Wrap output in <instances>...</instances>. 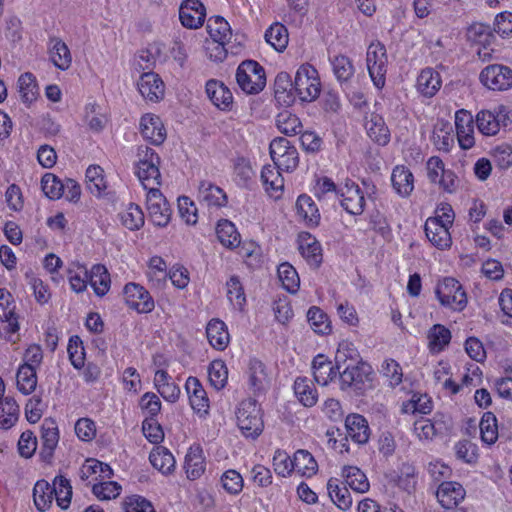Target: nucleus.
<instances>
[{
	"label": "nucleus",
	"mask_w": 512,
	"mask_h": 512,
	"mask_svg": "<svg viewBox=\"0 0 512 512\" xmlns=\"http://www.w3.org/2000/svg\"><path fill=\"white\" fill-rule=\"evenodd\" d=\"M371 367L367 364H348L342 372L339 371V380L342 390L353 389L362 391L366 383L371 382Z\"/></svg>",
	"instance_id": "10"
},
{
	"label": "nucleus",
	"mask_w": 512,
	"mask_h": 512,
	"mask_svg": "<svg viewBox=\"0 0 512 512\" xmlns=\"http://www.w3.org/2000/svg\"><path fill=\"white\" fill-rule=\"evenodd\" d=\"M88 281L98 296H104L110 289V274L102 264H95L88 272Z\"/></svg>",
	"instance_id": "33"
},
{
	"label": "nucleus",
	"mask_w": 512,
	"mask_h": 512,
	"mask_svg": "<svg viewBox=\"0 0 512 512\" xmlns=\"http://www.w3.org/2000/svg\"><path fill=\"white\" fill-rule=\"evenodd\" d=\"M490 154L499 169L506 170L512 166V146L501 144L492 149Z\"/></svg>",
	"instance_id": "64"
},
{
	"label": "nucleus",
	"mask_w": 512,
	"mask_h": 512,
	"mask_svg": "<svg viewBox=\"0 0 512 512\" xmlns=\"http://www.w3.org/2000/svg\"><path fill=\"white\" fill-rule=\"evenodd\" d=\"M341 206L351 215H361L365 209L364 193L354 181L346 179L339 187Z\"/></svg>",
	"instance_id": "11"
},
{
	"label": "nucleus",
	"mask_w": 512,
	"mask_h": 512,
	"mask_svg": "<svg viewBox=\"0 0 512 512\" xmlns=\"http://www.w3.org/2000/svg\"><path fill=\"white\" fill-rule=\"evenodd\" d=\"M450 225L440 223L437 218H428L425 222V234L428 240L437 248L445 249L451 245Z\"/></svg>",
	"instance_id": "19"
},
{
	"label": "nucleus",
	"mask_w": 512,
	"mask_h": 512,
	"mask_svg": "<svg viewBox=\"0 0 512 512\" xmlns=\"http://www.w3.org/2000/svg\"><path fill=\"white\" fill-rule=\"evenodd\" d=\"M481 439L488 445L494 444L498 439V425L496 416L492 412H485L480 424Z\"/></svg>",
	"instance_id": "53"
},
{
	"label": "nucleus",
	"mask_w": 512,
	"mask_h": 512,
	"mask_svg": "<svg viewBox=\"0 0 512 512\" xmlns=\"http://www.w3.org/2000/svg\"><path fill=\"white\" fill-rule=\"evenodd\" d=\"M297 214L311 226H317L320 221V213L312 198L308 195H300L296 201Z\"/></svg>",
	"instance_id": "37"
},
{
	"label": "nucleus",
	"mask_w": 512,
	"mask_h": 512,
	"mask_svg": "<svg viewBox=\"0 0 512 512\" xmlns=\"http://www.w3.org/2000/svg\"><path fill=\"white\" fill-rule=\"evenodd\" d=\"M437 499L445 509H453L463 501L465 489L457 482H443L438 487Z\"/></svg>",
	"instance_id": "21"
},
{
	"label": "nucleus",
	"mask_w": 512,
	"mask_h": 512,
	"mask_svg": "<svg viewBox=\"0 0 512 512\" xmlns=\"http://www.w3.org/2000/svg\"><path fill=\"white\" fill-rule=\"evenodd\" d=\"M502 111L494 113L490 110H481L477 113L475 123L480 133L485 136H494L500 130V122L505 115Z\"/></svg>",
	"instance_id": "30"
},
{
	"label": "nucleus",
	"mask_w": 512,
	"mask_h": 512,
	"mask_svg": "<svg viewBox=\"0 0 512 512\" xmlns=\"http://www.w3.org/2000/svg\"><path fill=\"white\" fill-rule=\"evenodd\" d=\"M138 90L146 100L158 102L164 97L165 85L158 74L146 72L140 76Z\"/></svg>",
	"instance_id": "15"
},
{
	"label": "nucleus",
	"mask_w": 512,
	"mask_h": 512,
	"mask_svg": "<svg viewBox=\"0 0 512 512\" xmlns=\"http://www.w3.org/2000/svg\"><path fill=\"white\" fill-rule=\"evenodd\" d=\"M185 388L189 396L192 409L198 414H207L209 410V399L207 393L196 377H188Z\"/></svg>",
	"instance_id": "20"
},
{
	"label": "nucleus",
	"mask_w": 512,
	"mask_h": 512,
	"mask_svg": "<svg viewBox=\"0 0 512 512\" xmlns=\"http://www.w3.org/2000/svg\"><path fill=\"white\" fill-rule=\"evenodd\" d=\"M435 294L440 304L453 311H462L467 305V295L458 280L445 277L436 286Z\"/></svg>",
	"instance_id": "5"
},
{
	"label": "nucleus",
	"mask_w": 512,
	"mask_h": 512,
	"mask_svg": "<svg viewBox=\"0 0 512 512\" xmlns=\"http://www.w3.org/2000/svg\"><path fill=\"white\" fill-rule=\"evenodd\" d=\"M119 217L122 225L131 231L139 230L145 222L142 209L134 203H130L124 211L119 213Z\"/></svg>",
	"instance_id": "46"
},
{
	"label": "nucleus",
	"mask_w": 512,
	"mask_h": 512,
	"mask_svg": "<svg viewBox=\"0 0 512 512\" xmlns=\"http://www.w3.org/2000/svg\"><path fill=\"white\" fill-rule=\"evenodd\" d=\"M52 485L56 490V493H54V498L57 502V505L61 509H67L70 505L72 497V487L69 481L63 476H58L54 479Z\"/></svg>",
	"instance_id": "57"
},
{
	"label": "nucleus",
	"mask_w": 512,
	"mask_h": 512,
	"mask_svg": "<svg viewBox=\"0 0 512 512\" xmlns=\"http://www.w3.org/2000/svg\"><path fill=\"white\" fill-rule=\"evenodd\" d=\"M391 183L395 192L402 198L410 196L414 190V176L410 169L403 165L394 167Z\"/></svg>",
	"instance_id": "27"
},
{
	"label": "nucleus",
	"mask_w": 512,
	"mask_h": 512,
	"mask_svg": "<svg viewBox=\"0 0 512 512\" xmlns=\"http://www.w3.org/2000/svg\"><path fill=\"white\" fill-rule=\"evenodd\" d=\"M307 319L315 333L325 335L332 330L327 314L319 307L312 306L307 312Z\"/></svg>",
	"instance_id": "51"
},
{
	"label": "nucleus",
	"mask_w": 512,
	"mask_h": 512,
	"mask_svg": "<svg viewBox=\"0 0 512 512\" xmlns=\"http://www.w3.org/2000/svg\"><path fill=\"white\" fill-rule=\"evenodd\" d=\"M278 277L282 286L289 293H296L300 287V278L296 269L289 263L285 262L278 267Z\"/></svg>",
	"instance_id": "50"
},
{
	"label": "nucleus",
	"mask_w": 512,
	"mask_h": 512,
	"mask_svg": "<svg viewBox=\"0 0 512 512\" xmlns=\"http://www.w3.org/2000/svg\"><path fill=\"white\" fill-rule=\"evenodd\" d=\"M54 493H56L55 487L47 481L39 480L36 482L33 489V499L39 512H45L51 507L55 499Z\"/></svg>",
	"instance_id": "32"
},
{
	"label": "nucleus",
	"mask_w": 512,
	"mask_h": 512,
	"mask_svg": "<svg viewBox=\"0 0 512 512\" xmlns=\"http://www.w3.org/2000/svg\"><path fill=\"white\" fill-rule=\"evenodd\" d=\"M450 340V330L441 324L434 325L428 332V346L432 352H440Z\"/></svg>",
	"instance_id": "48"
},
{
	"label": "nucleus",
	"mask_w": 512,
	"mask_h": 512,
	"mask_svg": "<svg viewBox=\"0 0 512 512\" xmlns=\"http://www.w3.org/2000/svg\"><path fill=\"white\" fill-rule=\"evenodd\" d=\"M198 199L208 207H224L228 202L226 193L210 181H201L198 187Z\"/></svg>",
	"instance_id": "24"
},
{
	"label": "nucleus",
	"mask_w": 512,
	"mask_h": 512,
	"mask_svg": "<svg viewBox=\"0 0 512 512\" xmlns=\"http://www.w3.org/2000/svg\"><path fill=\"white\" fill-rule=\"evenodd\" d=\"M345 484L358 493H365L370 488L365 473L356 466H345L342 470Z\"/></svg>",
	"instance_id": "36"
},
{
	"label": "nucleus",
	"mask_w": 512,
	"mask_h": 512,
	"mask_svg": "<svg viewBox=\"0 0 512 512\" xmlns=\"http://www.w3.org/2000/svg\"><path fill=\"white\" fill-rule=\"evenodd\" d=\"M149 460L152 466L163 474H169L175 468V459L172 453L163 446L154 448L149 455Z\"/></svg>",
	"instance_id": "39"
},
{
	"label": "nucleus",
	"mask_w": 512,
	"mask_h": 512,
	"mask_svg": "<svg viewBox=\"0 0 512 512\" xmlns=\"http://www.w3.org/2000/svg\"><path fill=\"white\" fill-rule=\"evenodd\" d=\"M137 157L136 175L144 189L159 187L161 185L159 155L148 146H139Z\"/></svg>",
	"instance_id": "2"
},
{
	"label": "nucleus",
	"mask_w": 512,
	"mask_h": 512,
	"mask_svg": "<svg viewBox=\"0 0 512 512\" xmlns=\"http://www.w3.org/2000/svg\"><path fill=\"white\" fill-rule=\"evenodd\" d=\"M347 436L357 444H365L370 437L367 420L360 414H349L345 419Z\"/></svg>",
	"instance_id": "25"
},
{
	"label": "nucleus",
	"mask_w": 512,
	"mask_h": 512,
	"mask_svg": "<svg viewBox=\"0 0 512 512\" xmlns=\"http://www.w3.org/2000/svg\"><path fill=\"white\" fill-rule=\"evenodd\" d=\"M19 93L21 100L30 104L36 100L38 87L35 77L31 73H24L18 79Z\"/></svg>",
	"instance_id": "55"
},
{
	"label": "nucleus",
	"mask_w": 512,
	"mask_h": 512,
	"mask_svg": "<svg viewBox=\"0 0 512 512\" xmlns=\"http://www.w3.org/2000/svg\"><path fill=\"white\" fill-rule=\"evenodd\" d=\"M441 87V77L438 72L431 68L421 71L417 78L418 91L426 97H432Z\"/></svg>",
	"instance_id": "34"
},
{
	"label": "nucleus",
	"mask_w": 512,
	"mask_h": 512,
	"mask_svg": "<svg viewBox=\"0 0 512 512\" xmlns=\"http://www.w3.org/2000/svg\"><path fill=\"white\" fill-rule=\"evenodd\" d=\"M206 10L200 0H184L179 8V19L184 27L197 29L205 21Z\"/></svg>",
	"instance_id": "14"
},
{
	"label": "nucleus",
	"mask_w": 512,
	"mask_h": 512,
	"mask_svg": "<svg viewBox=\"0 0 512 512\" xmlns=\"http://www.w3.org/2000/svg\"><path fill=\"white\" fill-rule=\"evenodd\" d=\"M294 470L302 476L311 477L316 474L318 464L307 450H298L293 457Z\"/></svg>",
	"instance_id": "44"
},
{
	"label": "nucleus",
	"mask_w": 512,
	"mask_h": 512,
	"mask_svg": "<svg viewBox=\"0 0 512 512\" xmlns=\"http://www.w3.org/2000/svg\"><path fill=\"white\" fill-rule=\"evenodd\" d=\"M0 320L5 322L3 326L5 333L13 334L19 330L13 297L11 293L4 288L0 289Z\"/></svg>",
	"instance_id": "18"
},
{
	"label": "nucleus",
	"mask_w": 512,
	"mask_h": 512,
	"mask_svg": "<svg viewBox=\"0 0 512 512\" xmlns=\"http://www.w3.org/2000/svg\"><path fill=\"white\" fill-rule=\"evenodd\" d=\"M41 441L40 456L43 461L49 463L59 442V430L55 420L52 418L44 419L41 425Z\"/></svg>",
	"instance_id": "16"
},
{
	"label": "nucleus",
	"mask_w": 512,
	"mask_h": 512,
	"mask_svg": "<svg viewBox=\"0 0 512 512\" xmlns=\"http://www.w3.org/2000/svg\"><path fill=\"white\" fill-rule=\"evenodd\" d=\"M274 163L265 165L261 171V181L265 191L274 198H279L284 188V178Z\"/></svg>",
	"instance_id": "26"
},
{
	"label": "nucleus",
	"mask_w": 512,
	"mask_h": 512,
	"mask_svg": "<svg viewBox=\"0 0 512 512\" xmlns=\"http://www.w3.org/2000/svg\"><path fill=\"white\" fill-rule=\"evenodd\" d=\"M19 418V405L12 397H5L0 401V427L8 430L13 427Z\"/></svg>",
	"instance_id": "41"
},
{
	"label": "nucleus",
	"mask_w": 512,
	"mask_h": 512,
	"mask_svg": "<svg viewBox=\"0 0 512 512\" xmlns=\"http://www.w3.org/2000/svg\"><path fill=\"white\" fill-rule=\"evenodd\" d=\"M207 31L211 40L228 41L231 38L229 23L221 16H213L208 19Z\"/></svg>",
	"instance_id": "52"
},
{
	"label": "nucleus",
	"mask_w": 512,
	"mask_h": 512,
	"mask_svg": "<svg viewBox=\"0 0 512 512\" xmlns=\"http://www.w3.org/2000/svg\"><path fill=\"white\" fill-rule=\"evenodd\" d=\"M63 184L51 173H46L41 180L42 191L51 200H56L63 196Z\"/></svg>",
	"instance_id": "61"
},
{
	"label": "nucleus",
	"mask_w": 512,
	"mask_h": 512,
	"mask_svg": "<svg viewBox=\"0 0 512 512\" xmlns=\"http://www.w3.org/2000/svg\"><path fill=\"white\" fill-rule=\"evenodd\" d=\"M367 134L379 145H386L390 141V131L382 116L372 113L365 124Z\"/></svg>",
	"instance_id": "31"
},
{
	"label": "nucleus",
	"mask_w": 512,
	"mask_h": 512,
	"mask_svg": "<svg viewBox=\"0 0 512 512\" xmlns=\"http://www.w3.org/2000/svg\"><path fill=\"white\" fill-rule=\"evenodd\" d=\"M104 170L98 165H90L86 170V184L88 190L99 197L106 189V182L103 175Z\"/></svg>",
	"instance_id": "54"
},
{
	"label": "nucleus",
	"mask_w": 512,
	"mask_h": 512,
	"mask_svg": "<svg viewBox=\"0 0 512 512\" xmlns=\"http://www.w3.org/2000/svg\"><path fill=\"white\" fill-rule=\"evenodd\" d=\"M216 234L221 244L227 248H235L240 244V234L229 220L223 219L218 222Z\"/></svg>",
	"instance_id": "40"
},
{
	"label": "nucleus",
	"mask_w": 512,
	"mask_h": 512,
	"mask_svg": "<svg viewBox=\"0 0 512 512\" xmlns=\"http://www.w3.org/2000/svg\"><path fill=\"white\" fill-rule=\"evenodd\" d=\"M432 410V401L427 395L414 394L412 398L404 402L402 405V411L404 413H420L428 414Z\"/></svg>",
	"instance_id": "59"
},
{
	"label": "nucleus",
	"mask_w": 512,
	"mask_h": 512,
	"mask_svg": "<svg viewBox=\"0 0 512 512\" xmlns=\"http://www.w3.org/2000/svg\"><path fill=\"white\" fill-rule=\"evenodd\" d=\"M127 306L138 313H149L154 309V300L150 293L137 283H128L123 289Z\"/></svg>",
	"instance_id": "12"
},
{
	"label": "nucleus",
	"mask_w": 512,
	"mask_h": 512,
	"mask_svg": "<svg viewBox=\"0 0 512 512\" xmlns=\"http://www.w3.org/2000/svg\"><path fill=\"white\" fill-rule=\"evenodd\" d=\"M276 125L279 131L285 135L293 136L302 132L300 119L290 111H282L277 115Z\"/></svg>",
	"instance_id": "47"
},
{
	"label": "nucleus",
	"mask_w": 512,
	"mask_h": 512,
	"mask_svg": "<svg viewBox=\"0 0 512 512\" xmlns=\"http://www.w3.org/2000/svg\"><path fill=\"white\" fill-rule=\"evenodd\" d=\"M265 40L276 51L282 52L286 49L289 42L288 30L284 25L274 23L266 30Z\"/></svg>",
	"instance_id": "43"
},
{
	"label": "nucleus",
	"mask_w": 512,
	"mask_h": 512,
	"mask_svg": "<svg viewBox=\"0 0 512 512\" xmlns=\"http://www.w3.org/2000/svg\"><path fill=\"white\" fill-rule=\"evenodd\" d=\"M92 492L100 500H110L120 495L121 486L117 482L103 481L94 483Z\"/></svg>",
	"instance_id": "63"
},
{
	"label": "nucleus",
	"mask_w": 512,
	"mask_h": 512,
	"mask_svg": "<svg viewBox=\"0 0 512 512\" xmlns=\"http://www.w3.org/2000/svg\"><path fill=\"white\" fill-rule=\"evenodd\" d=\"M206 463L199 445L191 446L185 457V469L190 480H196L205 472Z\"/></svg>",
	"instance_id": "29"
},
{
	"label": "nucleus",
	"mask_w": 512,
	"mask_h": 512,
	"mask_svg": "<svg viewBox=\"0 0 512 512\" xmlns=\"http://www.w3.org/2000/svg\"><path fill=\"white\" fill-rule=\"evenodd\" d=\"M18 390L24 395H29L36 389L37 375L36 369L28 365H21L16 375Z\"/></svg>",
	"instance_id": "45"
},
{
	"label": "nucleus",
	"mask_w": 512,
	"mask_h": 512,
	"mask_svg": "<svg viewBox=\"0 0 512 512\" xmlns=\"http://www.w3.org/2000/svg\"><path fill=\"white\" fill-rule=\"evenodd\" d=\"M206 94L211 102L221 110H230L233 104L232 92L224 83L210 79L206 83Z\"/></svg>",
	"instance_id": "22"
},
{
	"label": "nucleus",
	"mask_w": 512,
	"mask_h": 512,
	"mask_svg": "<svg viewBox=\"0 0 512 512\" xmlns=\"http://www.w3.org/2000/svg\"><path fill=\"white\" fill-rule=\"evenodd\" d=\"M329 497L341 510H348L352 505V498L346 486H340L338 479L331 478L327 483Z\"/></svg>",
	"instance_id": "42"
},
{
	"label": "nucleus",
	"mask_w": 512,
	"mask_h": 512,
	"mask_svg": "<svg viewBox=\"0 0 512 512\" xmlns=\"http://www.w3.org/2000/svg\"><path fill=\"white\" fill-rule=\"evenodd\" d=\"M333 73L339 82L349 81L355 72L352 60L343 54L334 56L331 60Z\"/></svg>",
	"instance_id": "49"
},
{
	"label": "nucleus",
	"mask_w": 512,
	"mask_h": 512,
	"mask_svg": "<svg viewBox=\"0 0 512 512\" xmlns=\"http://www.w3.org/2000/svg\"><path fill=\"white\" fill-rule=\"evenodd\" d=\"M474 118L470 111L460 109L455 113L457 139L462 149L468 150L475 144Z\"/></svg>",
	"instance_id": "13"
},
{
	"label": "nucleus",
	"mask_w": 512,
	"mask_h": 512,
	"mask_svg": "<svg viewBox=\"0 0 512 512\" xmlns=\"http://www.w3.org/2000/svg\"><path fill=\"white\" fill-rule=\"evenodd\" d=\"M479 80L489 90L506 91L512 88V69L502 64H491L480 72Z\"/></svg>",
	"instance_id": "8"
},
{
	"label": "nucleus",
	"mask_w": 512,
	"mask_h": 512,
	"mask_svg": "<svg viewBox=\"0 0 512 512\" xmlns=\"http://www.w3.org/2000/svg\"><path fill=\"white\" fill-rule=\"evenodd\" d=\"M320 79L317 70L309 65H301L295 75L294 90L301 101L310 102L320 94Z\"/></svg>",
	"instance_id": "6"
},
{
	"label": "nucleus",
	"mask_w": 512,
	"mask_h": 512,
	"mask_svg": "<svg viewBox=\"0 0 512 512\" xmlns=\"http://www.w3.org/2000/svg\"><path fill=\"white\" fill-rule=\"evenodd\" d=\"M298 242L299 251L307 263L313 268H318L322 263V248L317 239L309 233H302Z\"/></svg>",
	"instance_id": "23"
},
{
	"label": "nucleus",
	"mask_w": 512,
	"mask_h": 512,
	"mask_svg": "<svg viewBox=\"0 0 512 512\" xmlns=\"http://www.w3.org/2000/svg\"><path fill=\"white\" fill-rule=\"evenodd\" d=\"M294 392L298 400L306 407H312L318 400V394L312 382L306 377H298L294 382Z\"/></svg>",
	"instance_id": "38"
},
{
	"label": "nucleus",
	"mask_w": 512,
	"mask_h": 512,
	"mask_svg": "<svg viewBox=\"0 0 512 512\" xmlns=\"http://www.w3.org/2000/svg\"><path fill=\"white\" fill-rule=\"evenodd\" d=\"M208 378L211 385L220 390L225 387L228 379V369L222 360H214L208 367Z\"/></svg>",
	"instance_id": "56"
},
{
	"label": "nucleus",
	"mask_w": 512,
	"mask_h": 512,
	"mask_svg": "<svg viewBox=\"0 0 512 512\" xmlns=\"http://www.w3.org/2000/svg\"><path fill=\"white\" fill-rule=\"evenodd\" d=\"M206 334L210 345L216 350H224L230 342L226 324L219 319L209 321L206 327Z\"/></svg>",
	"instance_id": "28"
},
{
	"label": "nucleus",
	"mask_w": 512,
	"mask_h": 512,
	"mask_svg": "<svg viewBox=\"0 0 512 512\" xmlns=\"http://www.w3.org/2000/svg\"><path fill=\"white\" fill-rule=\"evenodd\" d=\"M249 382L255 391H262L268 384V377L264 364L259 360H252L249 366Z\"/></svg>",
	"instance_id": "58"
},
{
	"label": "nucleus",
	"mask_w": 512,
	"mask_h": 512,
	"mask_svg": "<svg viewBox=\"0 0 512 512\" xmlns=\"http://www.w3.org/2000/svg\"><path fill=\"white\" fill-rule=\"evenodd\" d=\"M140 132L143 138L153 145H160L166 139V130L160 118L146 114L140 120Z\"/></svg>",
	"instance_id": "17"
},
{
	"label": "nucleus",
	"mask_w": 512,
	"mask_h": 512,
	"mask_svg": "<svg viewBox=\"0 0 512 512\" xmlns=\"http://www.w3.org/2000/svg\"><path fill=\"white\" fill-rule=\"evenodd\" d=\"M227 297L234 308L243 309L246 297L239 279L235 276H232L227 282Z\"/></svg>",
	"instance_id": "60"
},
{
	"label": "nucleus",
	"mask_w": 512,
	"mask_h": 512,
	"mask_svg": "<svg viewBox=\"0 0 512 512\" xmlns=\"http://www.w3.org/2000/svg\"><path fill=\"white\" fill-rule=\"evenodd\" d=\"M388 56L385 46L379 42H372L366 54V64L374 85L381 89L385 85Z\"/></svg>",
	"instance_id": "7"
},
{
	"label": "nucleus",
	"mask_w": 512,
	"mask_h": 512,
	"mask_svg": "<svg viewBox=\"0 0 512 512\" xmlns=\"http://www.w3.org/2000/svg\"><path fill=\"white\" fill-rule=\"evenodd\" d=\"M254 171L249 160L240 157L234 163L235 181L239 186H248L254 177Z\"/></svg>",
	"instance_id": "62"
},
{
	"label": "nucleus",
	"mask_w": 512,
	"mask_h": 512,
	"mask_svg": "<svg viewBox=\"0 0 512 512\" xmlns=\"http://www.w3.org/2000/svg\"><path fill=\"white\" fill-rule=\"evenodd\" d=\"M236 81L247 94H257L266 85L264 68L254 60H245L237 68Z\"/></svg>",
	"instance_id": "4"
},
{
	"label": "nucleus",
	"mask_w": 512,
	"mask_h": 512,
	"mask_svg": "<svg viewBox=\"0 0 512 512\" xmlns=\"http://www.w3.org/2000/svg\"><path fill=\"white\" fill-rule=\"evenodd\" d=\"M50 59L60 70H67L72 63V55L68 46L60 38H53L50 41Z\"/></svg>",
	"instance_id": "35"
},
{
	"label": "nucleus",
	"mask_w": 512,
	"mask_h": 512,
	"mask_svg": "<svg viewBox=\"0 0 512 512\" xmlns=\"http://www.w3.org/2000/svg\"><path fill=\"white\" fill-rule=\"evenodd\" d=\"M146 206L150 220L154 225L165 227L171 218V208L159 187L148 188Z\"/></svg>",
	"instance_id": "9"
},
{
	"label": "nucleus",
	"mask_w": 512,
	"mask_h": 512,
	"mask_svg": "<svg viewBox=\"0 0 512 512\" xmlns=\"http://www.w3.org/2000/svg\"><path fill=\"white\" fill-rule=\"evenodd\" d=\"M354 352L355 350L349 348L347 343L341 344L335 356V366L325 355L318 354L312 362L314 380L318 384L326 386L339 375V370L345 364L347 357L352 358V353Z\"/></svg>",
	"instance_id": "1"
},
{
	"label": "nucleus",
	"mask_w": 512,
	"mask_h": 512,
	"mask_svg": "<svg viewBox=\"0 0 512 512\" xmlns=\"http://www.w3.org/2000/svg\"><path fill=\"white\" fill-rule=\"evenodd\" d=\"M236 418L237 425L245 437L255 439L262 433L264 423L261 409L254 399L248 398L240 402Z\"/></svg>",
	"instance_id": "3"
}]
</instances>
